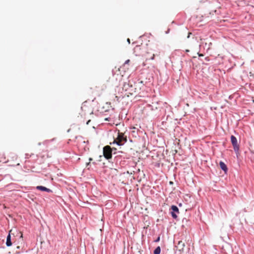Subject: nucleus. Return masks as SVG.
I'll use <instances>...</instances> for the list:
<instances>
[{"label": "nucleus", "mask_w": 254, "mask_h": 254, "mask_svg": "<svg viewBox=\"0 0 254 254\" xmlns=\"http://www.w3.org/2000/svg\"><path fill=\"white\" fill-rule=\"evenodd\" d=\"M134 52L144 57L146 61L153 60L154 58V54L148 52L146 46H136L134 48Z\"/></svg>", "instance_id": "1"}, {"label": "nucleus", "mask_w": 254, "mask_h": 254, "mask_svg": "<svg viewBox=\"0 0 254 254\" xmlns=\"http://www.w3.org/2000/svg\"><path fill=\"white\" fill-rule=\"evenodd\" d=\"M127 141V138L125 136L124 133L121 132L118 130V136L114 140L113 143H116L118 145H122Z\"/></svg>", "instance_id": "2"}, {"label": "nucleus", "mask_w": 254, "mask_h": 254, "mask_svg": "<svg viewBox=\"0 0 254 254\" xmlns=\"http://www.w3.org/2000/svg\"><path fill=\"white\" fill-rule=\"evenodd\" d=\"M103 155L107 159H109L112 158V149L110 146L107 145L104 147Z\"/></svg>", "instance_id": "3"}, {"label": "nucleus", "mask_w": 254, "mask_h": 254, "mask_svg": "<svg viewBox=\"0 0 254 254\" xmlns=\"http://www.w3.org/2000/svg\"><path fill=\"white\" fill-rule=\"evenodd\" d=\"M231 141L233 146L234 149L236 150H238L239 149V145L238 144L237 139L235 136L234 135H231Z\"/></svg>", "instance_id": "4"}, {"label": "nucleus", "mask_w": 254, "mask_h": 254, "mask_svg": "<svg viewBox=\"0 0 254 254\" xmlns=\"http://www.w3.org/2000/svg\"><path fill=\"white\" fill-rule=\"evenodd\" d=\"M185 247V243L182 241H180L176 247L177 250H178L179 252H180V253H181L184 252Z\"/></svg>", "instance_id": "5"}, {"label": "nucleus", "mask_w": 254, "mask_h": 254, "mask_svg": "<svg viewBox=\"0 0 254 254\" xmlns=\"http://www.w3.org/2000/svg\"><path fill=\"white\" fill-rule=\"evenodd\" d=\"M171 209L172 210V212H171L172 216L174 218H176L177 217V215L176 213H179V211L178 208L175 205H172L171 206Z\"/></svg>", "instance_id": "6"}, {"label": "nucleus", "mask_w": 254, "mask_h": 254, "mask_svg": "<svg viewBox=\"0 0 254 254\" xmlns=\"http://www.w3.org/2000/svg\"><path fill=\"white\" fill-rule=\"evenodd\" d=\"M103 80L106 82H110L113 80L111 79V76L109 74H105L103 76Z\"/></svg>", "instance_id": "7"}, {"label": "nucleus", "mask_w": 254, "mask_h": 254, "mask_svg": "<svg viewBox=\"0 0 254 254\" xmlns=\"http://www.w3.org/2000/svg\"><path fill=\"white\" fill-rule=\"evenodd\" d=\"M11 232V230H10L9 231V233L8 235L7 236V238H6V245L7 247H10L12 245V243L11 242V237H10V234Z\"/></svg>", "instance_id": "8"}, {"label": "nucleus", "mask_w": 254, "mask_h": 254, "mask_svg": "<svg viewBox=\"0 0 254 254\" xmlns=\"http://www.w3.org/2000/svg\"><path fill=\"white\" fill-rule=\"evenodd\" d=\"M36 189L38 190H40L42 191H45L47 192H52V190L50 189H48L43 186H38L36 187Z\"/></svg>", "instance_id": "9"}, {"label": "nucleus", "mask_w": 254, "mask_h": 254, "mask_svg": "<svg viewBox=\"0 0 254 254\" xmlns=\"http://www.w3.org/2000/svg\"><path fill=\"white\" fill-rule=\"evenodd\" d=\"M219 165L222 170H223L225 172H226L227 171V167L224 162L221 161L219 163Z\"/></svg>", "instance_id": "10"}, {"label": "nucleus", "mask_w": 254, "mask_h": 254, "mask_svg": "<svg viewBox=\"0 0 254 254\" xmlns=\"http://www.w3.org/2000/svg\"><path fill=\"white\" fill-rule=\"evenodd\" d=\"M161 252V249L160 247H157L154 251V254H160Z\"/></svg>", "instance_id": "11"}, {"label": "nucleus", "mask_w": 254, "mask_h": 254, "mask_svg": "<svg viewBox=\"0 0 254 254\" xmlns=\"http://www.w3.org/2000/svg\"><path fill=\"white\" fill-rule=\"evenodd\" d=\"M130 62L129 60H127L126 62H125V64H127L129 63V62Z\"/></svg>", "instance_id": "12"}, {"label": "nucleus", "mask_w": 254, "mask_h": 254, "mask_svg": "<svg viewBox=\"0 0 254 254\" xmlns=\"http://www.w3.org/2000/svg\"><path fill=\"white\" fill-rule=\"evenodd\" d=\"M159 240H160V238H159V237H158V238H157V239L155 241V242H158Z\"/></svg>", "instance_id": "13"}, {"label": "nucleus", "mask_w": 254, "mask_h": 254, "mask_svg": "<svg viewBox=\"0 0 254 254\" xmlns=\"http://www.w3.org/2000/svg\"><path fill=\"white\" fill-rule=\"evenodd\" d=\"M115 98L117 99V101L119 100V97L118 96H116Z\"/></svg>", "instance_id": "14"}, {"label": "nucleus", "mask_w": 254, "mask_h": 254, "mask_svg": "<svg viewBox=\"0 0 254 254\" xmlns=\"http://www.w3.org/2000/svg\"><path fill=\"white\" fill-rule=\"evenodd\" d=\"M139 83L141 84H143V81L142 80H141L140 81H139Z\"/></svg>", "instance_id": "15"}, {"label": "nucleus", "mask_w": 254, "mask_h": 254, "mask_svg": "<svg viewBox=\"0 0 254 254\" xmlns=\"http://www.w3.org/2000/svg\"><path fill=\"white\" fill-rule=\"evenodd\" d=\"M127 41L128 43H130V40H129V39L128 38Z\"/></svg>", "instance_id": "16"}, {"label": "nucleus", "mask_w": 254, "mask_h": 254, "mask_svg": "<svg viewBox=\"0 0 254 254\" xmlns=\"http://www.w3.org/2000/svg\"><path fill=\"white\" fill-rule=\"evenodd\" d=\"M22 237H23V234L21 233L20 238H22Z\"/></svg>", "instance_id": "17"}, {"label": "nucleus", "mask_w": 254, "mask_h": 254, "mask_svg": "<svg viewBox=\"0 0 254 254\" xmlns=\"http://www.w3.org/2000/svg\"><path fill=\"white\" fill-rule=\"evenodd\" d=\"M19 165V163H16V165Z\"/></svg>", "instance_id": "18"}, {"label": "nucleus", "mask_w": 254, "mask_h": 254, "mask_svg": "<svg viewBox=\"0 0 254 254\" xmlns=\"http://www.w3.org/2000/svg\"><path fill=\"white\" fill-rule=\"evenodd\" d=\"M13 158H15V159H17V157L16 156H14L13 157Z\"/></svg>", "instance_id": "19"}, {"label": "nucleus", "mask_w": 254, "mask_h": 254, "mask_svg": "<svg viewBox=\"0 0 254 254\" xmlns=\"http://www.w3.org/2000/svg\"><path fill=\"white\" fill-rule=\"evenodd\" d=\"M41 144V142H39V143H38V145H40Z\"/></svg>", "instance_id": "20"}, {"label": "nucleus", "mask_w": 254, "mask_h": 254, "mask_svg": "<svg viewBox=\"0 0 254 254\" xmlns=\"http://www.w3.org/2000/svg\"><path fill=\"white\" fill-rule=\"evenodd\" d=\"M90 121V120H89V121L87 122V124H88V123H89Z\"/></svg>", "instance_id": "21"}, {"label": "nucleus", "mask_w": 254, "mask_h": 254, "mask_svg": "<svg viewBox=\"0 0 254 254\" xmlns=\"http://www.w3.org/2000/svg\"><path fill=\"white\" fill-rule=\"evenodd\" d=\"M3 208H6V207H5V206L4 205V206H3Z\"/></svg>", "instance_id": "22"}, {"label": "nucleus", "mask_w": 254, "mask_h": 254, "mask_svg": "<svg viewBox=\"0 0 254 254\" xmlns=\"http://www.w3.org/2000/svg\"><path fill=\"white\" fill-rule=\"evenodd\" d=\"M89 160H90V161H91V160H92V158H90Z\"/></svg>", "instance_id": "23"}]
</instances>
